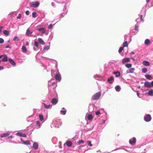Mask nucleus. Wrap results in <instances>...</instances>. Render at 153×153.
<instances>
[{
	"label": "nucleus",
	"instance_id": "f257e3e1",
	"mask_svg": "<svg viewBox=\"0 0 153 153\" xmlns=\"http://www.w3.org/2000/svg\"><path fill=\"white\" fill-rule=\"evenodd\" d=\"M101 96V93L99 92L95 94L92 97L91 100H98Z\"/></svg>",
	"mask_w": 153,
	"mask_h": 153
},
{
	"label": "nucleus",
	"instance_id": "f03ea898",
	"mask_svg": "<svg viewBox=\"0 0 153 153\" xmlns=\"http://www.w3.org/2000/svg\"><path fill=\"white\" fill-rule=\"evenodd\" d=\"M39 5V1L33 2L30 4V7H31L36 8Z\"/></svg>",
	"mask_w": 153,
	"mask_h": 153
},
{
	"label": "nucleus",
	"instance_id": "7ed1b4c3",
	"mask_svg": "<svg viewBox=\"0 0 153 153\" xmlns=\"http://www.w3.org/2000/svg\"><path fill=\"white\" fill-rule=\"evenodd\" d=\"M144 119L147 122L150 121L151 119L150 115L149 114H147L144 117Z\"/></svg>",
	"mask_w": 153,
	"mask_h": 153
},
{
	"label": "nucleus",
	"instance_id": "20e7f679",
	"mask_svg": "<svg viewBox=\"0 0 153 153\" xmlns=\"http://www.w3.org/2000/svg\"><path fill=\"white\" fill-rule=\"evenodd\" d=\"M130 61V59L129 58H124L122 59V63L123 64H124L125 63L128 62Z\"/></svg>",
	"mask_w": 153,
	"mask_h": 153
},
{
	"label": "nucleus",
	"instance_id": "39448f33",
	"mask_svg": "<svg viewBox=\"0 0 153 153\" xmlns=\"http://www.w3.org/2000/svg\"><path fill=\"white\" fill-rule=\"evenodd\" d=\"M37 30L41 32L42 34L44 33H45V29L44 27H40L38 28Z\"/></svg>",
	"mask_w": 153,
	"mask_h": 153
},
{
	"label": "nucleus",
	"instance_id": "423d86ee",
	"mask_svg": "<svg viewBox=\"0 0 153 153\" xmlns=\"http://www.w3.org/2000/svg\"><path fill=\"white\" fill-rule=\"evenodd\" d=\"M135 69L134 68H131L127 70L126 73L127 74L132 73H134Z\"/></svg>",
	"mask_w": 153,
	"mask_h": 153
},
{
	"label": "nucleus",
	"instance_id": "0eeeda50",
	"mask_svg": "<svg viewBox=\"0 0 153 153\" xmlns=\"http://www.w3.org/2000/svg\"><path fill=\"white\" fill-rule=\"evenodd\" d=\"M55 78L58 81H60L61 79V76L59 74H57L55 75Z\"/></svg>",
	"mask_w": 153,
	"mask_h": 153
},
{
	"label": "nucleus",
	"instance_id": "6e6552de",
	"mask_svg": "<svg viewBox=\"0 0 153 153\" xmlns=\"http://www.w3.org/2000/svg\"><path fill=\"white\" fill-rule=\"evenodd\" d=\"M144 86L146 87L150 88L151 87V83L148 82H146L144 83Z\"/></svg>",
	"mask_w": 153,
	"mask_h": 153
},
{
	"label": "nucleus",
	"instance_id": "1a4fd4ad",
	"mask_svg": "<svg viewBox=\"0 0 153 153\" xmlns=\"http://www.w3.org/2000/svg\"><path fill=\"white\" fill-rule=\"evenodd\" d=\"M58 102V100L55 98L52 99L51 101V103L54 105L56 104Z\"/></svg>",
	"mask_w": 153,
	"mask_h": 153
},
{
	"label": "nucleus",
	"instance_id": "9d476101",
	"mask_svg": "<svg viewBox=\"0 0 153 153\" xmlns=\"http://www.w3.org/2000/svg\"><path fill=\"white\" fill-rule=\"evenodd\" d=\"M16 134L18 136L24 137H27L26 135L25 134L21 132H18Z\"/></svg>",
	"mask_w": 153,
	"mask_h": 153
},
{
	"label": "nucleus",
	"instance_id": "9b49d317",
	"mask_svg": "<svg viewBox=\"0 0 153 153\" xmlns=\"http://www.w3.org/2000/svg\"><path fill=\"white\" fill-rule=\"evenodd\" d=\"M136 139L135 137L133 138V141L131 140H129V143L131 145H133V144H135L136 143Z\"/></svg>",
	"mask_w": 153,
	"mask_h": 153
},
{
	"label": "nucleus",
	"instance_id": "f8f14e48",
	"mask_svg": "<svg viewBox=\"0 0 153 153\" xmlns=\"http://www.w3.org/2000/svg\"><path fill=\"white\" fill-rule=\"evenodd\" d=\"M33 148L35 149H38V145L37 143L34 142L32 146Z\"/></svg>",
	"mask_w": 153,
	"mask_h": 153
},
{
	"label": "nucleus",
	"instance_id": "ddd939ff",
	"mask_svg": "<svg viewBox=\"0 0 153 153\" xmlns=\"http://www.w3.org/2000/svg\"><path fill=\"white\" fill-rule=\"evenodd\" d=\"M87 119L89 120H91L93 119V117L92 114H89L87 117Z\"/></svg>",
	"mask_w": 153,
	"mask_h": 153
},
{
	"label": "nucleus",
	"instance_id": "4468645a",
	"mask_svg": "<svg viewBox=\"0 0 153 153\" xmlns=\"http://www.w3.org/2000/svg\"><path fill=\"white\" fill-rule=\"evenodd\" d=\"M143 64L145 66H149L150 65V64L149 62L146 61H144L143 62Z\"/></svg>",
	"mask_w": 153,
	"mask_h": 153
},
{
	"label": "nucleus",
	"instance_id": "2eb2a0df",
	"mask_svg": "<svg viewBox=\"0 0 153 153\" xmlns=\"http://www.w3.org/2000/svg\"><path fill=\"white\" fill-rule=\"evenodd\" d=\"M8 60L10 63L13 65L14 66L16 65V63L12 59H9Z\"/></svg>",
	"mask_w": 153,
	"mask_h": 153
},
{
	"label": "nucleus",
	"instance_id": "dca6fc26",
	"mask_svg": "<svg viewBox=\"0 0 153 153\" xmlns=\"http://www.w3.org/2000/svg\"><path fill=\"white\" fill-rule=\"evenodd\" d=\"M66 144L68 147H71L72 145V142L69 141H67L65 143Z\"/></svg>",
	"mask_w": 153,
	"mask_h": 153
},
{
	"label": "nucleus",
	"instance_id": "f3484780",
	"mask_svg": "<svg viewBox=\"0 0 153 153\" xmlns=\"http://www.w3.org/2000/svg\"><path fill=\"white\" fill-rule=\"evenodd\" d=\"M21 140L22 142L23 143L27 145H30V142L29 141V140H27L26 141H25L24 140H23L22 139H21Z\"/></svg>",
	"mask_w": 153,
	"mask_h": 153
},
{
	"label": "nucleus",
	"instance_id": "a211bd4d",
	"mask_svg": "<svg viewBox=\"0 0 153 153\" xmlns=\"http://www.w3.org/2000/svg\"><path fill=\"white\" fill-rule=\"evenodd\" d=\"M10 135V134L8 133H5L1 135V137H6L7 136H8Z\"/></svg>",
	"mask_w": 153,
	"mask_h": 153
},
{
	"label": "nucleus",
	"instance_id": "6ab92c4d",
	"mask_svg": "<svg viewBox=\"0 0 153 153\" xmlns=\"http://www.w3.org/2000/svg\"><path fill=\"white\" fill-rule=\"evenodd\" d=\"M114 74L116 75L115 76L116 77H118L120 76V73L118 71L114 72Z\"/></svg>",
	"mask_w": 153,
	"mask_h": 153
},
{
	"label": "nucleus",
	"instance_id": "aec40b11",
	"mask_svg": "<svg viewBox=\"0 0 153 153\" xmlns=\"http://www.w3.org/2000/svg\"><path fill=\"white\" fill-rule=\"evenodd\" d=\"M22 51L24 53H25L27 51V49L25 46H23L22 48Z\"/></svg>",
	"mask_w": 153,
	"mask_h": 153
},
{
	"label": "nucleus",
	"instance_id": "412c9836",
	"mask_svg": "<svg viewBox=\"0 0 153 153\" xmlns=\"http://www.w3.org/2000/svg\"><path fill=\"white\" fill-rule=\"evenodd\" d=\"M38 41L42 45H44L45 44V42L41 38H39L38 39Z\"/></svg>",
	"mask_w": 153,
	"mask_h": 153
},
{
	"label": "nucleus",
	"instance_id": "4be33fe9",
	"mask_svg": "<svg viewBox=\"0 0 153 153\" xmlns=\"http://www.w3.org/2000/svg\"><path fill=\"white\" fill-rule=\"evenodd\" d=\"M4 57L2 59V61L3 62H6L7 61V56L5 55H4Z\"/></svg>",
	"mask_w": 153,
	"mask_h": 153
},
{
	"label": "nucleus",
	"instance_id": "5701e85b",
	"mask_svg": "<svg viewBox=\"0 0 153 153\" xmlns=\"http://www.w3.org/2000/svg\"><path fill=\"white\" fill-rule=\"evenodd\" d=\"M113 80V77L112 76H111L110 78H109L108 79L107 81L109 82L110 83H112V81Z\"/></svg>",
	"mask_w": 153,
	"mask_h": 153
},
{
	"label": "nucleus",
	"instance_id": "b1692460",
	"mask_svg": "<svg viewBox=\"0 0 153 153\" xmlns=\"http://www.w3.org/2000/svg\"><path fill=\"white\" fill-rule=\"evenodd\" d=\"M33 31H30L29 29H28L26 31V34L28 36L30 34L32 33Z\"/></svg>",
	"mask_w": 153,
	"mask_h": 153
},
{
	"label": "nucleus",
	"instance_id": "393cba45",
	"mask_svg": "<svg viewBox=\"0 0 153 153\" xmlns=\"http://www.w3.org/2000/svg\"><path fill=\"white\" fill-rule=\"evenodd\" d=\"M43 104L44 105L45 107L46 108L48 109V108H51V105H47L45 103H43Z\"/></svg>",
	"mask_w": 153,
	"mask_h": 153
},
{
	"label": "nucleus",
	"instance_id": "a878e982",
	"mask_svg": "<svg viewBox=\"0 0 153 153\" xmlns=\"http://www.w3.org/2000/svg\"><path fill=\"white\" fill-rule=\"evenodd\" d=\"M3 33L6 36H8L9 34L8 31L6 30H5L3 31Z\"/></svg>",
	"mask_w": 153,
	"mask_h": 153
},
{
	"label": "nucleus",
	"instance_id": "bb28decb",
	"mask_svg": "<svg viewBox=\"0 0 153 153\" xmlns=\"http://www.w3.org/2000/svg\"><path fill=\"white\" fill-rule=\"evenodd\" d=\"M145 76L146 77V78L149 80L151 79L152 78V76L150 75H145Z\"/></svg>",
	"mask_w": 153,
	"mask_h": 153
},
{
	"label": "nucleus",
	"instance_id": "cd10ccee",
	"mask_svg": "<svg viewBox=\"0 0 153 153\" xmlns=\"http://www.w3.org/2000/svg\"><path fill=\"white\" fill-rule=\"evenodd\" d=\"M148 94L149 96H153V90H151L149 91L148 93Z\"/></svg>",
	"mask_w": 153,
	"mask_h": 153
},
{
	"label": "nucleus",
	"instance_id": "c85d7f7f",
	"mask_svg": "<svg viewBox=\"0 0 153 153\" xmlns=\"http://www.w3.org/2000/svg\"><path fill=\"white\" fill-rule=\"evenodd\" d=\"M150 42V41L149 39H147L145 40V43L146 45H148Z\"/></svg>",
	"mask_w": 153,
	"mask_h": 153
},
{
	"label": "nucleus",
	"instance_id": "c756f323",
	"mask_svg": "<svg viewBox=\"0 0 153 153\" xmlns=\"http://www.w3.org/2000/svg\"><path fill=\"white\" fill-rule=\"evenodd\" d=\"M115 89L116 91H120V88L119 86L117 85L115 87Z\"/></svg>",
	"mask_w": 153,
	"mask_h": 153
},
{
	"label": "nucleus",
	"instance_id": "7c9ffc66",
	"mask_svg": "<svg viewBox=\"0 0 153 153\" xmlns=\"http://www.w3.org/2000/svg\"><path fill=\"white\" fill-rule=\"evenodd\" d=\"M13 40L15 42H18L19 41V39L17 36H16L14 38Z\"/></svg>",
	"mask_w": 153,
	"mask_h": 153
},
{
	"label": "nucleus",
	"instance_id": "2f4dec72",
	"mask_svg": "<svg viewBox=\"0 0 153 153\" xmlns=\"http://www.w3.org/2000/svg\"><path fill=\"white\" fill-rule=\"evenodd\" d=\"M39 117L40 119V120L41 121H42L44 119L43 116L42 115V114H39Z\"/></svg>",
	"mask_w": 153,
	"mask_h": 153
},
{
	"label": "nucleus",
	"instance_id": "473e14b6",
	"mask_svg": "<svg viewBox=\"0 0 153 153\" xmlns=\"http://www.w3.org/2000/svg\"><path fill=\"white\" fill-rule=\"evenodd\" d=\"M132 65L131 64H127L126 65V67L128 68H130L131 67Z\"/></svg>",
	"mask_w": 153,
	"mask_h": 153
},
{
	"label": "nucleus",
	"instance_id": "72a5a7b5",
	"mask_svg": "<svg viewBox=\"0 0 153 153\" xmlns=\"http://www.w3.org/2000/svg\"><path fill=\"white\" fill-rule=\"evenodd\" d=\"M128 46L127 42V41L124 42L123 44V47H127Z\"/></svg>",
	"mask_w": 153,
	"mask_h": 153
},
{
	"label": "nucleus",
	"instance_id": "f704fd0d",
	"mask_svg": "<svg viewBox=\"0 0 153 153\" xmlns=\"http://www.w3.org/2000/svg\"><path fill=\"white\" fill-rule=\"evenodd\" d=\"M147 71V69L146 68H143L142 69V71L143 73H146Z\"/></svg>",
	"mask_w": 153,
	"mask_h": 153
},
{
	"label": "nucleus",
	"instance_id": "c9c22d12",
	"mask_svg": "<svg viewBox=\"0 0 153 153\" xmlns=\"http://www.w3.org/2000/svg\"><path fill=\"white\" fill-rule=\"evenodd\" d=\"M36 125L38 127H40V123L39 121H37L36 122Z\"/></svg>",
	"mask_w": 153,
	"mask_h": 153
},
{
	"label": "nucleus",
	"instance_id": "e433bc0d",
	"mask_svg": "<svg viewBox=\"0 0 153 153\" xmlns=\"http://www.w3.org/2000/svg\"><path fill=\"white\" fill-rule=\"evenodd\" d=\"M123 49V47H121L120 48V49L119 50L118 52L119 53H120L121 52Z\"/></svg>",
	"mask_w": 153,
	"mask_h": 153
},
{
	"label": "nucleus",
	"instance_id": "4c0bfd02",
	"mask_svg": "<svg viewBox=\"0 0 153 153\" xmlns=\"http://www.w3.org/2000/svg\"><path fill=\"white\" fill-rule=\"evenodd\" d=\"M60 112H61V113L62 114L65 115L66 114V111L65 110H61Z\"/></svg>",
	"mask_w": 153,
	"mask_h": 153
},
{
	"label": "nucleus",
	"instance_id": "58836bf2",
	"mask_svg": "<svg viewBox=\"0 0 153 153\" xmlns=\"http://www.w3.org/2000/svg\"><path fill=\"white\" fill-rule=\"evenodd\" d=\"M49 49V46H46L44 48V50L46 51L47 50H48V49Z\"/></svg>",
	"mask_w": 153,
	"mask_h": 153
},
{
	"label": "nucleus",
	"instance_id": "ea45409f",
	"mask_svg": "<svg viewBox=\"0 0 153 153\" xmlns=\"http://www.w3.org/2000/svg\"><path fill=\"white\" fill-rule=\"evenodd\" d=\"M87 143L88 145L90 146H92V145L91 143V142L90 141H87Z\"/></svg>",
	"mask_w": 153,
	"mask_h": 153
},
{
	"label": "nucleus",
	"instance_id": "a19ab883",
	"mask_svg": "<svg viewBox=\"0 0 153 153\" xmlns=\"http://www.w3.org/2000/svg\"><path fill=\"white\" fill-rule=\"evenodd\" d=\"M32 16L33 18H35L36 17V13L35 12H33L32 13Z\"/></svg>",
	"mask_w": 153,
	"mask_h": 153
},
{
	"label": "nucleus",
	"instance_id": "79ce46f5",
	"mask_svg": "<svg viewBox=\"0 0 153 153\" xmlns=\"http://www.w3.org/2000/svg\"><path fill=\"white\" fill-rule=\"evenodd\" d=\"M34 43H35V46L36 47H37V48L38 47L39 44H38V42H37L36 41H35V42H34Z\"/></svg>",
	"mask_w": 153,
	"mask_h": 153
},
{
	"label": "nucleus",
	"instance_id": "37998d69",
	"mask_svg": "<svg viewBox=\"0 0 153 153\" xmlns=\"http://www.w3.org/2000/svg\"><path fill=\"white\" fill-rule=\"evenodd\" d=\"M4 41L3 39L0 38V44L4 42Z\"/></svg>",
	"mask_w": 153,
	"mask_h": 153
},
{
	"label": "nucleus",
	"instance_id": "c03bdc74",
	"mask_svg": "<svg viewBox=\"0 0 153 153\" xmlns=\"http://www.w3.org/2000/svg\"><path fill=\"white\" fill-rule=\"evenodd\" d=\"M21 14H19L18 16L17 17V18L18 19H21Z\"/></svg>",
	"mask_w": 153,
	"mask_h": 153
},
{
	"label": "nucleus",
	"instance_id": "a18cd8bd",
	"mask_svg": "<svg viewBox=\"0 0 153 153\" xmlns=\"http://www.w3.org/2000/svg\"><path fill=\"white\" fill-rule=\"evenodd\" d=\"M52 27H53V25H52V24H51L48 26V28L49 29H51L52 28Z\"/></svg>",
	"mask_w": 153,
	"mask_h": 153
},
{
	"label": "nucleus",
	"instance_id": "49530a36",
	"mask_svg": "<svg viewBox=\"0 0 153 153\" xmlns=\"http://www.w3.org/2000/svg\"><path fill=\"white\" fill-rule=\"evenodd\" d=\"M84 143V141L82 140H81L79 141L78 142L79 144L82 143Z\"/></svg>",
	"mask_w": 153,
	"mask_h": 153
},
{
	"label": "nucleus",
	"instance_id": "de8ad7c7",
	"mask_svg": "<svg viewBox=\"0 0 153 153\" xmlns=\"http://www.w3.org/2000/svg\"><path fill=\"white\" fill-rule=\"evenodd\" d=\"M100 113V112L99 111H97L96 112L95 114L96 115H98Z\"/></svg>",
	"mask_w": 153,
	"mask_h": 153
},
{
	"label": "nucleus",
	"instance_id": "09e8293b",
	"mask_svg": "<svg viewBox=\"0 0 153 153\" xmlns=\"http://www.w3.org/2000/svg\"><path fill=\"white\" fill-rule=\"evenodd\" d=\"M143 16L142 15H140V20H141V21H142V22H143L144 21V20H143Z\"/></svg>",
	"mask_w": 153,
	"mask_h": 153
},
{
	"label": "nucleus",
	"instance_id": "8fccbe9b",
	"mask_svg": "<svg viewBox=\"0 0 153 153\" xmlns=\"http://www.w3.org/2000/svg\"><path fill=\"white\" fill-rule=\"evenodd\" d=\"M25 13L27 15H28L29 14V11L28 10L26 11Z\"/></svg>",
	"mask_w": 153,
	"mask_h": 153
},
{
	"label": "nucleus",
	"instance_id": "3c124183",
	"mask_svg": "<svg viewBox=\"0 0 153 153\" xmlns=\"http://www.w3.org/2000/svg\"><path fill=\"white\" fill-rule=\"evenodd\" d=\"M138 27L137 26H136L135 28L134 29L135 30H138Z\"/></svg>",
	"mask_w": 153,
	"mask_h": 153
},
{
	"label": "nucleus",
	"instance_id": "603ef678",
	"mask_svg": "<svg viewBox=\"0 0 153 153\" xmlns=\"http://www.w3.org/2000/svg\"><path fill=\"white\" fill-rule=\"evenodd\" d=\"M4 68V67L2 66H0V70L3 69Z\"/></svg>",
	"mask_w": 153,
	"mask_h": 153
},
{
	"label": "nucleus",
	"instance_id": "864d4df0",
	"mask_svg": "<svg viewBox=\"0 0 153 153\" xmlns=\"http://www.w3.org/2000/svg\"><path fill=\"white\" fill-rule=\"evenodd\" d=\"M5 48H11V47L9 45H7L6 46H5Z\"/></svg>",
	"mask_w": 153,
	"mask_h": 153
},
{
	"label": "nucleus",
	"instance_id": "5fc2aeb1",
	"mask_svg": "<svg viewBox=\"0 0 153 153\" xmlns=\"http://www.w3.org/2000/svg\"><path fill=\"white\" fill-rule=\"evenodd\" d=\"M130 54L131 55V54H134L135 53H134V52H131L130 53Z\"/></svg>",
	"mask_w": 153,
	"mask_h": 153
},
{
	"label": "nucleus",
	"instance_id": "6e6d98bb",
	"mask_svg": "<svg viewBox=\"0 0 153 153\" xmlns=\"http://www.w3.org/2000/svg\"><path fill=\"white\" fill-rule=\"evenodd\" d=\"M151 86H152L153 87V81H152L151 83Z\"/></svg>",
	"mask_w": 153,
	"mask_h": 153
},
{
	"label": "nucleus",
	"instance_id": "4d7b16f0",
	"mask_svg": "<svg viewBox=\"0 0 153 153\" xmlns=\"http://www.w3.org/2000/svg\"><path fill=\"white\" fill-rule=\"evenodd\" d=\"M56 84V82H53L52 83V85H55Z\"/></svg>",
	"mask_w": 153,
	"mask_h": 153
},
{
	"label": "nucleus",
	"instance_id": "13d9d810",
	"mask_svg": "<svg viewBox=\"0 0 153 153\" xmlns=\"http://www.w3.org/2000/svg\"><path fill=\"white\" fill-rule=\"evenodd\" d=\"M139 92H137V95L138 97L139 96Z\"/></svg>",
	"mask_w": 153,
	"mask_h": 153
},
{
	"label": "nucleus",
	"instance_id": "bf43d9fd",
	"mask_svg": "<svg viewBox=\"0 0 153 153\" xmlns=\"http://www.w3.org/2000/svg\"><path fill=\"white\" fill-rule=\"evenodd\" d=\"M26 45L27 46H28L29 45V43L28 42H26Z\"/></svg>",
	"mask_w": 153,
	"mask_h": 153
},
{
	"label": "nucleus",
	"instance_id": "052dcab7",
	"mask_svg": "<svg viewBox=\"0 0 153 153\" xmlns=\"http://www.w3.org/2000/svg\"><path fill=\"white\" fill-rule=\"evenodd\" d=\"M150 0H146V2L148 3L149 2Z\"/></svg>",
	"mask_w": 153,
	"mask_h": 153
},
{
	"label": "nucleus",
	"instance_id": "680f3d73",
	"mask_svg": "<svg viewBox=\"0 0 153 153\" xmlns=\"http://www.w3.org/2000/svg\"><path fill=\"white\" fill-rule=\"evenodd\" d=\"M2 28H3V27L0 26V29H1V30H2Z\"/></svg>",
	"mask_w": 153,
	"mask_h": 153
},
{
	"label": "nucleus",
	"instance_id": "e2e57ef3",
	"mask_svg": "<svg viewBox=\"0 0 153 153\" xmlns=\"http://www.w3.org/2000/svg\"><path fill=\"white\" fill-rule=\"evenodd\" d=\"M3 56V55H0V59H1L2 56Z\"/></svg>",
	"mask_w": 153,
	"mask_h": 153
},
{
	"label": "nucleus",
	"instance_id": "0e129e2a",
	"mask_svg": "<svg viewBox=\"0 0 153 153\" xmlns=\"http://www.w3.org/2000/svg\"><path fill=\"white\" fill-rule=\"evenodd\" d=\"M131 59L133 60L134 61L135 60V59L133 58H131Z\"/></svg>",
	"mask_w": 153,
	"mask_h": 153
},
{
	"label": "nucleus",
	"instance_id": "69168bd1",
	"mask_svg": "<svg viewBox=\"0 0 153 153\" xmlns=\"http://www.w3.org/2000/svg\"><path fill=\"white\" fill-rule=\"evenodd\" d=\"M1 32V29H0V33Z\"/></svg>",
	"mask_w": 153,
	"mask_h": 153
},
{
	"label": "nucleus",
	"instance_id": "338daca9",
	"mask_svg": "<svg viewBox=\"0 0 153 153\" xmlns=\"http://www.w3.org/2000/svg\"><path fill=\"white\" fill-rule=\"evenodd\" d=\"M34 50H35V51H36V49H35V48H34Z\"/></svg>",
	"mask_w": 153,
	"mask_h": 153
},
{
	"label": "nucleus",
	"instance_id": "774afa93",
	"mask_svg": "<svg viewBox=\"0 0 153 153\" xmlns=\"http://www.w3.org/2000/svg\"><path fill=\"white\" fill-rule=\"evenodd\" d=\"M62 109H65V108H64V107H63V108H62Z\"/></svg>",
	"mask_w": 153,
	"mask_h": 153
}]
</instances>
